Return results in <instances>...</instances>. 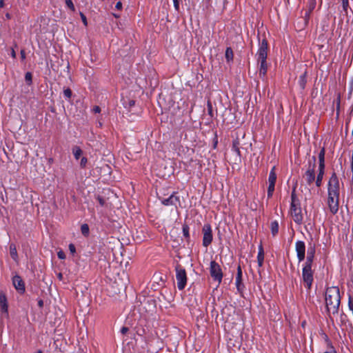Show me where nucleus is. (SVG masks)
<instances>
[{"label": "nucleus", "mask_w": 353, "mask_h": 353, "mask_svg": "<svg viewBox=\"0 0 353 353\" xmlns=\"http://www.w3.org/2000/svg\"><path fill=\"white\" fill-rule=\"evenodd\" d=\"M340 182L335 172H333L327 183V205L330 212L335 214L339 211Z\"/></svg>", "instance_id": "f257e3e1"}, {"label": "nucleus", "mask_w": 353, "mask_h": 353, "mask_svg": "<svg viewBox=\"0 0 353 353\" xmlns=\"http://www.w3.org/2000/svg\"><path fill=\"white\" fill-rule=\"evenodd\" d=\"M325 300L327 312L334 315L337 314L341 303L339 288L336 286L327 288L325 291Z\"/></svg>", "instance_id": "f03ea898"}, {"label": "nucleus", "mask_w": 353, "mask_h": 353, "mask_svg": "<svg viewBox=\"0 0 353 353\" xmlns=\"http://www.w3.org/2000/svg\"><path fill=\"white\" fill-rule=\"evenodd\" d=\"M290 212L292 219L296 224L301 225L303 223V214L302 213L300 201L295 194L294 190L291 194Z\"/></svg>", "instance_id": "7ed1b4c3"}, {"label": "nucleus", "mask_w": 353, "mask_h": 353, "mask_svg": "<svg viewBox=\"0 0 353 353\" xmlns=\"http://www.w3.org/2000/svg\"><path fill=\"white\" fill-rule=\"evenodd\" d=\"M312 263H305L302 270V279L305 286L310 290L313 282V272Z\"/></svg>", "instance_id": "20e7f679"}, {"label": "nucleus", "mask_w": 353, "mask_h": 353, "mask_svg": "<svg viewBox=\"0 0 353 353\" xmlns=\"http://www.w3.org/2000/svg\"><path fill=\"white\" fill-rule=\"evenodd\" d=\"M176 285L179 290H183L187 284V274L185 270L178 265L175 268Z\"/></svg>", "instance_id": "39448f33"}, {"label": "nucleus", "mask_w": 353, "mask_h": 353, "mask_svg": "<svg viewBox=\"0 0 353 353\" xmlns=\"http://www.w3.org/2000/svg\"><path fill=\"white\" fill-rule=\"evenodd\" d=\"M210 275L214 281L221 283L223 279V273L220 265L214 261L210 262Z\"/></svg>", "instance_id": "423d86ee"}, {"label": "nucleus", "mask_w": 353, "mask_h": 353, "mask_svg": "<svg viewBox=\"0 0 353 353\" xmlns=\"http://www.w3.org/2000/svg\"><path fill=\"white\" fill-rule=\"evenodd\" d=\"M276 181V174L275 172V167H273L269 174L268 176V197H272L274 191L275 183Z\"/></svg>", "instance_id": "0eeeda50"}, {"label": "nucleus", "mask_w": 353, "mask_h": 353, "mask_svg": "<svg viewBox=\"0 0 353 353\" xmlns=\"http://www.w3.org/2000/svg\"><path fill=\"white\" fill-rule=\"evenodd\" d=\"M203 245L208 247L212 241V231L210 225L205 224L203 227Z\"/></svg>", "instance_id": "6e6552de"}, {"label": "nucleus", "mask_w": 353, "mask_h": 353, "mask_svg": "<svg viewBox=\"0 0 353 353\" xmlns=\"http://www.w3.org/2000/svg\"><path fill=\"white\" fill-rule=\"evenodd\" d=\"M268 56V42L263 39L259 43V48L256 53L257 61H264Z\"/></svg>", "instance_id": "1a4fd4ad"}, {"label": "nucleus", "mask_w": 353, "mask_h": 353, "mask_svg": "<svg viewBox=\"0 0 353 353\" xmlns=\"http://www.w3.org/2000/svg\"><path fill=\"white\" fill-rule=\"evenodd\" d=\"M295 250L299 262H301L305 257V245L302 241H297L295 243Z\"/></svg>", "instance_id": "9d476101"}, {"label": "nucleus", "mask_w": 353, "mask_h": 353, "mask_svg": "<svg viewBox=\"0 0 353 353\" xmlns=\"http://www.w3.org/2000/svg\"><path fill=\"white\" fill-rule=\"evenodd\" d=\"M12 284L14 288L21 294L25 292V284L21 277L17 274L12 278Z\"/></svg>", "instance_id": "9b49d317"}, {"label": "nucleus", "mask_w": 353, "mask_h": 353, "mask_svg": "<svg viewBox=\"0 0 353 353\" xmlns=\"http://www.w3.org/2000/svg\"><path fill=\"white\" fill-rule=\"evenodd\" d=\"M314 164L312 167H310L305 172L304 175V179L306 181L307 183L310 185L315 181V171H314Z\"/></svg>", "instance_id": "f8f14e48"}, {"label": "nucleus", "mask_w": 353, "mask_h": 353, "mask_svg": "<svg viewBox=\"0 0 353 353\" xmlns=\"http://www.w3.org/2000/svg\"><path fill=\"white\" fill-rule=\"evenodd\" d=\"M161 203L165 205H175L180 203L179 198L175 194H171L168 198L161 200Z\"/></svg>", "instance_id": "ddd939ff"}, {"label": "nucleus", "mask_w": 353, "mask_h": 353, "mask_svg": "<svg viewBox=\"0 0 353 353\" xmlns=\"http://www.w3.org/2000/svg\"><path fill=\"white\" fill-rule=\"evenodd\" d=\"M315 254V245L310 243L307 248V253L306 261L305 263H313L314 258Z\"/></svg>", "instance_id": "4468645a"}, {"label": "nucleus", "mask_w": 353, "mask_h": 353, "mask_svg": "<svg viewBox=\"0 0 353 353\" xmlns=\"http://www.w3.org/2000/svg\"><path fill=\"white\" fill-rule=\"evenodd\" d=\"M8 308L7 297L3 292H0V311L8 314Z\"/></svg>", "instance_id": "2eb2a0df"}, {"label": "nucleus", "mask_w": 353, "mask_h": 353, "mask_svg": "<svg viewBox=\"0 0 353 353\" xmlns=\"http://www.w3.org/2000/svg\"><path fill=\"white\" fill-rule=\"evenodd\" d=\"M258 64L259 65V75L261 79H264L268 71V65L266 60L264 61H257Z\"/></svg>", "instance_id": "dca6fc26"}, {"label": "nucleus", "mask_w": 353, "mask_h": 353, "mask_svg": "<svg viewBox=\"0 0 353 353\" xmlns=\"http://www.w3.org/2000/svg\"><path fill=\"white\" fill-rule=\"evenodd\" d=\"M235 284L237 290L239 291L242 286V270L240 265H239L237 268Z\"/></svg>", "instance_id": "f3484780"}, {"label": "nucleus", "mask_w": 353, "mask_h": 353, "mask_svg": "<svg viewBox=\"0 0 353 353\" xmlns=\"http://www.w3.org/2000/svg\"><path fill=\"white\" fill-rule=\"evenodd\" d=\"M264 261V251L262 245L259 246L258 254H257V263L259 267H262Z\"/></svg>", "instance_id": "a211bd4d"}, {"label": "nucleus", "mask_w": 353, "mask_h": 353, "mask_svg": "<svg viewBox=\"0 0 353 353\" xmlns=\"http://www.w3.org/2000/svg\"><path fill=\"white\" fill-rule=\"evenodd\" d=\"M10 254L12 259L14 261L17 262L18 261V254H17V251L15 245L11 244L10 245Z\"/></svg>", "instance_id": "6ab92c4d"}, {"label": "nucleus", "mask_w": 353, "mask_h": 353, "mask_svg": "<svg viewBox=\"0 0 353 353\" xmlns=\"http://www.w3.org/2000/svg\"><path fill=\"white\" fill-rule=\"evenodd\" d=\"M232 150L235 152V154L240 157L241 156V152L239 150V141L238 139L234 140L232 142Z\"/></svg>", "instance_id": "aec40b11"}, {"label": "nucleus", "mask_w": 353, "mask_h": 353, "mask_svg": "<svg viewBox=\"0 0 353 353\" xmlns=\"http://www.w3.org/2000/svg\"><path fill=\"white\" fill-rule=\"evenodd\" d=\"M316 0H308V1H307L308 10L306 13L307 14H310L314 10V9L316 7Z\"/></svg>", "instance_id": "412c9836"}, {"label": "nucleus", "mask_w": 353, "mask_h": 353, "mask_svg": "<svg viewBox=\"0 0 353 353\" xmlns=\"http://www.w3.org/2000/svg\"><path fill=\"white\" fill-rule=\"evenodd\" d=\"M72 153L74 158L78 160L82 154V150L79 146H74L72 148Z\"/></svg>", "instance_id": "4be33fe9"}, {"label": "nucleus", "mask_w": 353, "mask_h": 353, "mask_svg": "<svg viewBox=\"0 0 353 353\" xmlns=\"http://www.w3.org/2000/svg\"><path fill=\"white\" fill-rule=\"evenodd\" d=\"M306 73H303L299 77V84L301 89H304L306 84Z\"/></svg>", "instance_id": "5701e85b"}, {"label": "nucleus", "mask_w": 353, "mask_h": 353, "mask_svg": "<svg viewBox=\"0 0 353 353\" xmlns=\"http://www.w3.org/2000/svg\"><path fill=\"white\" fill-rule=\"evenodd\" d=\"M225 59L228 62H230L233 59V51L231 48H227L225 50Z\"/></svg>", "instance_id": "b1692460"}, {"label": "nucleus", "mask_w": 353, "mask_h": 353, "mask_svg": "<svg viewBox=\"0 0 353 353\" xmlns=\"http://www.w3.org/2000/svg\"><path fill=\"white\" fill-rule=\"evenodd\" d=\"M271 232L273 236H275L279 232V224L277 221L271 223Z\"/></svg>", "instance_id": "393cba45"}, {"label": "nucleus", "mask_w": 353, "mask_h": 353, "mask_svg": "<svg viewBox=\"0 0 353 353\" xmlns=\"http://www.w3.org/2000/svg\"><path fill=\"white\" fill-rule=\"evenodd\" d=\"M324 156H325V150L323 148L319 154V165H325Z\"/></svg>", "instance_id": "a878e982"}, {"label": "nucleus", "mask_w": 353, "mask_h": 353, "mask_svg": "<svg viewBox=\"0 0 353 353\" xmlns=\"http://www.w3.org/2000/svg\"><path fill=\"white\" fill-rule=\"evenodd\" d=\"M81 232L83 235H88L89 234V227L87 224H83L81 227Z\"/></svg>", "instance_id": "bb28decb"}, {"label": "nucleus", "mask_w": 353, "mask_h": 353, "mask_svg": "<svg viewBox=\"0 0 353 353\" xmlns=\"http://www.w3.org/2000/svg\"><path fill=\"white\" fill-rule=\"evenodd\" d=\"M64 97L67 99H70L72 97V91L70 88H66L63 90Z\"/></svg>", "instance_id": "cd10ccee"}, {"label": "nucleus", "mask_w": 353, "mask_h": 353, "mask_svg": "<svg viewBox=\"0 0 353 353\" xmlns=\"http://www.w3.org/2000/svg\"><path fill=\"white\" fill-rule=\"evenodd\" d=\"M65 4L70 9L74 11L75 8L72 0H65Z\"/></svg>", "instance_id": "c85d7f7f"}, {"label": "nucleus", "mask_w": 353, "mask_h": 353, "mask_svg": "<svg viewBox=\"0 0 353 353\" xmlns=\"http://www.w3.org/2000/svg\"><path fill=\"white\" fill-rule=\"evenodd\" d=\"M341 1H342L343 9L345 12H347V8L349 7V1H348V0H341Z\"/></svg>", "instance_id": "c756f323"}, {"label": "nucleus", "mask_w": 353, "mask_h": 353, "mask_svg": "<svg viewBox=\"0 0 353 353\" xmlns=\"http://www.w3.org/2000/svg\"><path fill=\"white\" fill-rule=\"evenodd\" d=\"M325 165H319L318 174L324 176Z\"/></svg>", "instance_id": "7c9ffc66"}, {"label": "nucleus", "mask_w": 353, "mask_h": 353, "mask_svg": "<svg viewBox=\"0 0 353 353\" xmlns=\"http://www.w3.org/2000/svg\"><path fill=\"white\" fill-rule=\"evenodd\" d=\"M183 235L185 237H188L189 236V228H188V227L187 225L183 226Z\"/></svg>", "instance_id": "2f4dec72"}, {"label": "nucleus", "mask_w": 353, "mask_h": 353, "mask_svg": "<svg viewBox=\"0 0 353 353\" xmlns=\"http://www.w3.org/2000/svg\"><path fill=\"white\" fill-rule=\"evenodd\" d=\"M57 256H58L59 259H65V254L62 250H60L57 252Z\"/></svg>", "instance_id": "473e14b6"}, {"label": "nucleus", "mask_w": 353, "mask_h": 353, "mask_svg": "<svg viewBox=\"0 0 353 353\" xmlns=\"http://www.w3.org/2000/svg\"><path fill=\"white\" fill-rule=\"evenodd\" d=\"M26 81L27 82H31L32 81V74L30 72H27L25 76Z\"/></svg>", "instance_id": "72a5a7b5"}, {"label": "nucleus", "mask_w": 353, "mask_h": 353, "mask_svg": "<svg viewBox=\"0 0 353 353\" xmlns=\"http://www.w3.org/2000/svg\"><path fill=\"white\" fill-rule=\"evenodd\" d=\"M80 16L83 24L86 26L88 25V22L85 16L82 12H80Z\"/></svg>", "instance_id": "f704fd0d"}, {"label": "nucleus", "mask_w": 353, "mask_h": 353, "mask_svg": "<svg viewBox=\"0 0 353 353\" xmlns=\"http://www.w3.org/2000/svg\"><path fill=\"white\" fill-rule=\"evenodd\" d=\"M173 3H174V7L175 10L178 11L179 10V0H173Z\"/></svg>", "instance_id": "c9c22d12"}, {"label": "nucleus", "mask_w": 353, "mask_h": 353, "mask_svg": "<svg viewBox=\"0 0 353 353\" xmlns=\"http://www.w3.org/2000/svg\"><path fill=\"white\" fill-rule=\"evenodd\" d=\"M81 167H85L86 163H87V159L85 157H83L81 159Z\"/></svg>", "instance_id": "e433bc0d"}, {"label": "nucleus", "mask_w": 353, "mask_h": 353, "mask_svg": "<svg viewBox=\"0 0 353 353\" xmlns=\"http://www.w3.org/2000/svg\"><path fill=\"white\" fill-rule=\"evenodd\" d=\"M97 200H98V201H99V204H100L101 206L104 205V204H105V201H104V199H103L102 197H101L100 196H97Z\"/></svg>", "instance_id": "4c0bfd02"}, {"label": "nucleus", "mask_w": 353, "mask_h": 353, "mask_svg": "<svg viewBox=\"0 0 353 353\" xmlns=\"http://www.w3.org/2000/svg\"><path fill=\"white\" fill-rule=\"evenodd\" d=\"M69 250L71 253L74 254L76 252V248L73 244L69 245Z\"/></svg>", "instance_id": "58836bf2"}, {"label": "nucleus", "mask_w": 353, "mask_h": 353, "mask_svg": "<svg viewBox=\"0 0 353 353\" xmlns=\"http://www.w3.org/2000/svg\"><path fill=\"white\" fill-rule=\"evenodd\" d=\"M21 54V58L22 60H25L26 59V52L24 50H21L20 52Z\"/></svg>", "instance_id": "ea45409f"}, {"label": "nucleus", "mask_w": 353, "mask_h": 353, "mask_svg": "<svg viewBox=\"0 0 353 353\" xmlns=\"http://www.w3.org/2000/svg\"><path fill=\"white\" fill-rule=\"evenodd\" d=\"M93 112L94 113H99L101 112V108L99 106H94L93 108Z\"/></svg>", "instance_id": "a19ab883"}, {"label": "nucleus", "mask_w": 353, "mask_h": 353, "mask_svg": "<svg viewBox=\"0 0 353 353\" xmlns=\"http://www.w3.org/2000/svg\"><path fill=\"white\" fill-rule=\"evenodd\" d=\"M315 182H316V185L317 187H320L322 184V180L316 179Z\"/></svg>", "instance_id": "79ce46f5"}, {"label": "nucleus", "mask_w": 353, "mask_h": 353, "mask_svg": "<svg viewBox=\"0 0 353 353\" xmlns=\"http://www.w3.org/2000/svg\"><path fill=\"white\" fill-rule=\"evenodd\" d=\"M122 8V3L119 1L116 4V8L121 9Z\"/></svg>", "instance_id": "37998d69"}, {"label": "nucleus", "mask_w": 353, "mask_h": 353, "mask_svg": "<svg viewBox=\"0 0 353 353\" xmlns=\"http://www.w3.org/2000/svg\"><path fill=\"white\" fill-rule=\"evenodd\" d=\"M10 54H11L12 57H13V58L16 57V52L13 48H12Z\"/></svg>", "instance_id": "c03bdc74"}, {"label": "nucleus", "mask_w": 353, "mask_h": 353, "mask_svg": "<svg viewBox=\"0 0 353 353\" xmlns=\"http://www.w3.org/2000/svg\"><path fill=\"white\" fill-rule=\"evenodd\" d=\"M128 329L127 327H122V329H121V332H122L123 334H125V332H128Z\"/></svg>", "instance_id": "a18cd8bd"}, {"label": "nucleus", "mask_w": 353, "mask_h": 353, "mask_svg": "<svg viewBox=\"0 0 353 353\" xmlns=\"http://www.w3.org/2000/svg\"><path fill=\"white\" fill-rule=\"evenodd\" d=\"M323 175L317 174L316 179H319V180H322L323 181Z\"/></svg>", "instance_id": "49530a36"}, {"label": "nucleus", "mask_w": 353, "mask_h": 353, "mask_svg": "<svg viewBox=\"0 0 353 353\" xmlns=\"http://www.w3.org/2000/svg\"><path fill=\"white\" fill-rule=\"evenodd\" d=\"M4 6V0H0V8Z\"/></svg>", "instance_id": "de8ad7c7"}, {"label": "nucleus", "mask_w": 353, "mask_h": 353, "mask_svg": "<svg viewBox=\"0 0 353 353\" xmlns=\"http://www.w3.org/2000/svg\"><path fill=\"white\" fill-rule=\"evenodd\" d=\"M43 301H42V300L39 301L38 304H39V307H42V306H43Z\"/></svg>", "instance_id": "09e8293b"}, {"label": "nucleus", "mask_w": 353, "mask_h": 353, "mask_svg": "<svg viewBox=\"0 0 353 353\" xmlns=\"http://www.w3.org/2000/svg\"><path fill=\"white\" fill-rule=\"evenodd\" d=\"M58 278H59L60 280H61V279H62L63 276H62V274H61V273H59V274H58Z\"/></svg>", "instance_id": "8fccbe9b"}, {"label": "nucleus", "mask_w": 353, "mask_h": 353, "mask_svg": "<svg viewBox=\"0 0 353 353\" xmlns=\"http://www.w3.org/2000/svg\"><path fill=\"white\" fill-rule=\"evenodd\" d=\"M6 17L7 19H10V14H9V13H7V14H6Z\"/></svg>", "instance_id": "3c124183"}, {"label": "nucleus", "mask_w": 353, "mask_h": 353, "mask_svg": "<svg viewBox=\"0 0 353 353\" xmlns=\"http://www.w3.org/2000/svg\"><path fill=\"white\" fill-rule=\"evenodd\" d=\"M34 353H42V351L39 350L37 351V352H34Z\"/></svg>", "instance_id": "603ef678"}, {"label": "nucleus", "mask_w": 353, "mask_h": 353, "mask_svg": "<svg viewBox=\"0 0 353 353\" xmlns=\"http://www.w3.org/2000/svg\"><path fill=\"white\" fill-rule=\"evenodd\" d=\"M324 353H334V351H332V352H325Z\"/></svg>", "instance_id": "864d4df0"}, {"label": "nucleus", "mask_w": 353, "mask_h": 353, "mask_svg": "<svg viewBox=\"0 0 353 353\" xmlns=\"http://www.w3.org/2000/svg\"><path fill=\"white\" fill-rule=\"evenodd\" d=\"M99 126H101V125H102V124H101V122H99Z\"/></svg>", "instance_id": "5fc2aeb1"}]
</instances>
